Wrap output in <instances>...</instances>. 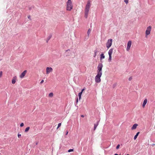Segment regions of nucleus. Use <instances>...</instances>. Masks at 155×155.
<instances>
[{"label":"nucleus","instance_id":"32","mask_svg":"<svg viewBox=\"0 0 155 155\" xmlns=\"http://www.w3.org/2000/svg\"><path fill=\"white\" fill-rule=\"evenodd\" d=\"M78 98H77V100H76V104H77V103L78 102Z\"/></svg>","mask_w":155,"mask_h":155},{"label":"nucleus","instance_id":"38","mask_svg":"<svg viewBox=\"0 0 155 155\" xmlns=\"http://www.w3.org/2000/svg\"><path fill=\"white\" fill-rule=\"evenodd\" d=\"M70 51V50L68 49V50H66V52H67V51Z\"/></svg>","mask_w":155,"mask_h":155},{"label":"nucleus","instance_id":"28","mask_svg":"<svg viewBox=\"0 0 155 155\" xmlns=\"http://www.w3.org/2000/svg\"><path fill=\"white\" fill-rule=\"evenodd\" d=\"M24 123H22L20 124V126L21 127H23L24 126Z\"/></svg>","mask_w":155,"mask_h":155},{"label":"nucleus","instance_id":"21","mask_svg":"<svg viewBox=\"0 0 155 155\" xmlns=\"http://www.w3.org/2000/svg\"><path fill=\"white\" fill-rule=\"evenodd\" d=\"M30 129V127H27L25 129V132H27Z\"/></svg>","mask_w":155,"mask_h":155},{"label":"nucleus","instance_id":"3","mask_svg":"<svg viewBox=\"0 0 155 155\" xmlns=\"http://www.w3.org/2000/svg\"><path fill=\"white\" fill-rule=\"evenodd\" d=\"M103 67V65L102 63H100L98 64L97 67V73L102 74V70Z\"/></svg>","mask_w":155,"mask_h":155},{"label":"nucleus","instance_id":"19","mask_svg":"<svg viewBox=\"0 0 155 155\" xmlns=\"http://www.w3.org/2000/svg\"><path fill=\"white\" fill-rule=\"evenodd\" d=\"M139 133H140V132H138L137 133L136 135L134 136V140H136V138L138 136Z\"/></svg>","mask_w":155,"mask_h":155},{"label":"nucleus","instance_id":"4","mask_svg":"<svg viewBox=\"0 0 155 155\" xmlns=\"http://www.w3.org/2000/svg\"><path fill=\"white\" fill-rule=\"evenodd\" d=\"M102 74L97 73V75L95 77V81L97 83H99L101 81L100 78Z\"/></svg>","mask_w":155,"mask_h":155},{"label":"nucleus","instance_id":"18","mask_svg":"<svg viewBox=\"0 0 155 155\" xmlns=\"http://www.w3.org/2000/svg\"><path fill=\"white\" fill-rule=\"evenodd\" d=\"M98 52V51L97 50V49H96L94 51V58L97 55V53Z\"/></svg>","mask_w":155,"mask_h":155},{"label":"nucleus","instance_id":"12","mask_svg":"<svg viewBox=\"0 0 155 155\" xmlns=\"http://www.w3.org/2000/svg\"><path fill=\"white\" fill-rule=\"evenodd\" d=\"M91 29L90 28H89L88 29L87 32V36L85 38L88 39V38L89 36V35L91 31Z\"/></svg>","mask_w":155,"mask_h":155},{"label":"nucleus","instance_id":"6","mask_svg":"<svg viewBox=\"0 0 155 155\" xmlns=\"http://www.w3.org/2000/svg\"><path fill=\"white\" fill-rule=\"evenodd\" d=\"M113 48L110 49L108 51V53L109 55V58L108 59V61L110 62L111 60L112 56L111 55L113 53Z\"/></svg>","mask_w":155,"mask_h":155},{"label":"nucleus","instance_id":"24","mask_svg":"<svg viewBox=\"0 0 155 155\" xmlns=\"http://www.w3.org/2000/svg\"><path fill=\"white\" fill-rule=\"evenodd\" d=\"M61 123H59L58 124V127H57V128H58L59 127L61 126Z\"/></svg>","mask_w":155,"mask_h":155},{"label":"nucleus","instance_id":"39","mask_svg":"<svg viewBox=\"0 0 155 155\" xmlns=\"http://www.w3.org/2000/svg\"><path fill=\"white\" fill-rule=\"evenodd\" d=\"M114 155H118V154L117 153H116Z\"/></svg>","mask_w":155,"mask_h":155},{"label":"nucleus","instance_id":"27","mask_svg":"<svg viewBox=\"0 0 155 155\" xmlns=\"http://www.w3.org/2000/svg\"><path fill=\"white\" fill-rule=\"evenodd\" d=\"M2 75V71H1L0 72V77H1Z\"/></svg>","mask_w":155,"mask_h":155},{"label":"nucleus","instance_id":"37","mask_svg":"<svg viewBox=\"0 0 155 155\" xmlns=\"http://www.w3.org/2000/svg\"><path fill=\"white\" fill-rule=\"evenodd\" d=\"M68 132L67 131V133H66V135H67L68 134Z\"/></svg>","mask_w":155,"mask_h":155},{"label":"nucleus","instance_id":"30","mask_svg":"<svg viewBox=\"0 0 155 155\" xmlns=\"http://www.w3.org/2000/svg\"><path fill=\"white\" fill-rule=\"evenodd\" d=\"M132 79V77H130L129 78V81H131Z\"/></svg>","mask_w":155,"mask_h":155},{"label":"nucleus","instance_id":"5","mask_svg":"<svg viewBox=\"0 0 155 155\" xmlns=\"http://www.w3.org/2000/svg\"><path fill=\"white\" fill-rule=\"evenodd\" d=\"M112 41L113 40L112 39H110L108 40L106 44V47L108 49L110 48L111 46Z\"/></svg>","mask_w":155,"mask_h":155},{"label":"nucleus","instance_id":"13","mask_svg":"<svg viewBox=\"0 0 155 155\" xmlns=\"http://www.w3.org/2000/svg\"><path fill=\"white\" fill-rule=\"evenodd\" d=\"M99 121V120L98 121H97V123H96L94 124V130H96L97 126L98 125Z\"/></svg>","mask_w":155,"mask_h":155},{"label":"nucleus","instance_id":"31","mask_svg":"<svg viewBox=\"0 0 155 155\" xmlns=\"http://www.w3.org/2000/svg\"><path fill=\"white\" fill-rule=\"evenodd\" d=\"M44 81V80H42L40 82V84H42Z\"/></svg>","mask_w":155,"mask_h":155},{"label":"nucleus","instance_id":"25","mask_svg":"<svg viewBox=\"0 0 155 155\" xmlns=\"http://www.w3.org/2000/svg\"><path fill=\"white\" fill-rule=\"evenodd\" d=\"M120 144L117 145L116 147V149H118L120 147Z\"/></svg>","mask_w":155,"mask_h":155},{"label":"nucleus","instance_id":"2","mask_svg":"<svg viewBox=\"0 0 155 155\" xmlns=\"http://www.w3.org/2000/svg\"><path fill=\"white\" fill-rule=\"evenodd\" d=\"M67 10L71 11L73 8V5L71 0H68L66 2Z\"/></svg>","mask_w":155,"mask_h":155},{"label":"nucleus","instance_id":"1","mask_svg":"<svg viewBox=\"0 0 155 155\" xmlns=\"http://www.w3.org/2000/svg\"><path fill=\"white\" fill-rule=\"evenodd\" d=\"M91 5V2L89 0L87 2V3L86 5L85 8V9L84 17L86 18H87L88 17V12L90 8Z\"/></svg>","mask_w":155,"mask_h":155},{"label":"nucleus","instance_id":"16","mask_svg":"<svg viewBox=\"0 0 155 155\" xmlns=\"http://www.w3.org/2000/svg\"><path fill=\"white\" fill-rule=\"evenodd\" d=\"M52 36V35H50L46 39V42L47 43L48 42L49 40L51 39V38Z\"/></svg>","mask_w":155,"mask_h":155},{"label":"nucleus","instance_id":"36","mask_svg":"<svg viewBox=\"0 0 155 155\" xmlns=\"http://www.w3.org/2000/svg\"><path fill=\"white\" fill-rule=\"evenodd\" d=\"M38 144V142H37L36 143V144L37 145Z\"/></svg>","mask_w":155,"mask_h":155},{"label":"nucleus","instance_id":"26","mask_svg":"<svg viewBox=\"0 0 155 155\" xmlns=\"http://www.w3.org/2000/svg\"><path fill=\"white\" fill-rule=\"evenodd\" d=\"M124 2H125V3L126 4H127V3H128V0H124Z\"/></svg>","mask_w":155,"mask_h":155},{"label":"nucleus","instance_id":"15","mask_svg":"<svg viewBox=\"0 0 155 155\" xmlns=\"http://www.w3.org/2000/svg\"><path fill=\"white\" fill-rule=\"evenodd\" d=\"M137 125H137V124H134L133 125V127H132L131 128V129L132 130L135 129L137 128Z\"/></svg>","mask_w":155,"mask_h":155},{"label":"nucleus","instance_id":"33","mask_svg":"<svg viewBox=\"0 0 155 155\" xmlns=\"http://www.w3.org/2000/svg\"><path fill=\"white\" fill-rule=\"evenodd\" d=\"M85 90V89L84 88V89H82L81 90V92H82V93L83 91Z\"/></svg>","mask_w":155,"mask_h":155},{"label":"nucleus","instance_id":"20","mask_svg":"<svg viewBox=\"0 0 155 155\" xmlns=\"http://www.w3.org/2000/svg\"><path fill=\"white\" fill-rule=\"evenodd\" d=\"M82 92H80L78 94L79 99V100L81 99V95H82Z\"/></svg>","mask_w":155,"mask_h":155},{"label":"nucleus","instance_id":"40","mask_svg":"<svg viewBox=\"0 0 155 155\" xmlns=\"http://www.w3.org/2000/svg\"><path fill=\"white\" fill-rule=\"evenodd\" d=\"M127 155H129V154H127Z\"/></svg>","mask_w":155,"mask_h":155},{"label":"nucleus","instance_id":"10","mask_svg":"<svg viewBox=\"0 0 155 155\" xmlns=\"http://www.w3.org/2000/svg\"><path fill=\"white\" fill-rule=\"evenodd\" d=\"M27 72L26 70L24 71L20 75V77L21 78H22L25 75V74Z\"/></svg>","mask_w":155,"mask_h":155},{"label":"nucleus","instance_id":"29","mask_svg":"<svg viewBox=\"0 0 155 155\" xmlns=\"http://www.w3.org/2000/svg\"><path fill=\"white\" fill-rule=\"evenodd\" d=\"M18 138H20L21 137V135L19 134H18Z\"/></svg>","mask_w":155,"mask_h":155},{"label":"nucleus","instance_id":"14","mask_svg":"<svg viewBox=\"0 0 155 155\" xmlns=\"http://www.w3.org/2000/svg\"><path fill=\"white\" fill-rule=\"evenodd\" d=\"M147 100L146 99H145L144 101H143V107H144L145 106V105H146V104L147 103Z\"/></svg>","mask_w":155,"mask_h":155},{"label":"nucleus","instance_id":"35","mask_svg":"<svg viewBox=\"0 0 155 155\" xmlns=\"http://www.w3.org/2000/svg\"><path fill=\"white\" fill-rule=\"evenodd\" d=\"M81 117H84V116L83 115H81Z\"/></svg>","mask_w":155,"mask_h":155},{"label":"nucleus","instance_id":"34","mask_svg":"<svg viewBox=\"0 0 155 155\" xmlns=\"http://www.w3.org/2000/svg\"><path fill=\"white\" fill-rule=\"evenodd\" d=\"M28 18H29V19H30V20H31V19L30 18V15H29L28 16Z\"/></svg>","mask_w":155,"mask_h":155},{"label":"nucleus","instance_id":"9","mask_svg":"<svg viewBox=\"0 0 155 155\" xmlns=\"http://www.w3.org/2000/svg\"><path fill=\"white\" fill-rule=\"evenodd\" d=\"M131 45V41H128L127 44V47L126 50L127 51H128L130 48Z\"/></svg>","mask_w":155,"mask_h":155},{"label":"nucleus","instance_id":"17","mask_svg":"<svg viewBox=\"0 0 155 155\" xmlns=\"http://www.w3.org/2000/svg\"><path fill=\"white\" fill-rule=\"evenodd\" d=\"M105 58V56L103 53H102L100 55V60H101Z\"/></svg>","mask_w":155,"mask_h":155},{"label":"nucleus","instance_id":"11","mask_svg":"<svg viewBox=\"0 0 155 155\" xmlns=\"http://www.w3.org/2000/svg\"><path fill=\"white\" fill-rule=\"evenodd\" d=\"M16 79L17 77L16 76H14L13 77L12 80V84H14L15 83Z\"/></svg>","mask_w":155,"mask_h":155},{"label":"nucleus","instance_id":"23","mask_svg":"<svg viewBox=\"0 0 155 155\" xmlns=\"http://www.w3.org/2000/svg\"><path fill=\"white\" fill-rule=\"evenodd\" d=\"M74 151L73 149H70L68 150V152H71L73 151Z\"/></svg>","mask_w":155,"mask_h":155},{"label":"nucleus","instance_id":"22","mask_svg":"<svg viewBox=\"0 0 155 155\" xmlns=\"http://www.w3.org/2000/svg\"><path fill=\"white\" fill-rule=\"evenodd\" d=\"M53 94L52 93H50L49 94V96L50 97H52L53 96Z\"/></svg>","mask_w":155,"mask_h":155},{"label":"nucleus","instance_id":"8","mask_svg":"<svg viewBox=\"0 0 155 155\" xmlns=\"http://www.w3.org/2000/svg\"><path fill=\"white\" fill-rule=\"evenodd\" d=\"M53 69L51 67H48L46 69V74H48L50 72H52Z\"/></svg>","mask_w":155,"mask_h":155},{"label":"nucleus","instance_id":"7","mask_svg":"<svg viewBox=\"0 0 155 155\" xmlns=\"http://www.w3.org/2000/svg\"><path fill=\"white\" fill-rule=\"evenodd\" d=\"M151 27L150 26H149L148 27L146 31V35H147L150 34L151 30Z\"/></svg>","mask_w":155,"mask_h":155}]
</instances>
